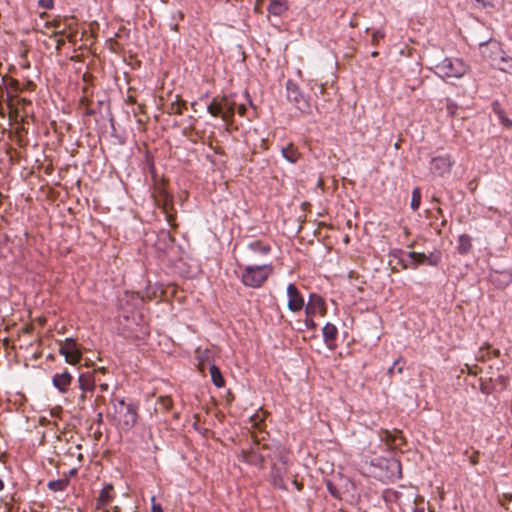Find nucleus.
<instances>
[{
    "mask_svg": "<svg viewBox=\"0 0 512 512\" xmlns=\"http://www.w3.org/2000/svg\"><path fill=\"white\" fill-rule=\"evenodd\" d=\"M472 247L471 237L467 234H461L458 237L457 251L460 255H466Z\"/></svg>",
    "mask_w": 512,
    "mask_h": 512,
    "instance_id": "4be33fe9",
    "label": "nucleus"
},
{
    "mask_svg": "<svg viewBox=\"0 0 512 512\" xmlns=\"http://www.w3.org/2000/svg\"><path fill=\"white\" fill-rule=\"evenodd\" d=\"M305 327L309 330H315L316 329V323L313 320V316L306 315L305 321H304Z\"/></svg>",
    "mask_w": 512,
    "mask_h": 512,
    "instance_id": "7c9ffc66",
    "label": "nucleus"
},
{
    "mask_svg": "<svg viewBox=\"0 0 512 512\" xmlns=\"http://www.w3.org/2000/svg\"><path fill=\"white\" fill-rule=\"evenodd\" d=\"M407 260H403L404 267H410L412 269L417 268L419 265L426 264V254L420 253V252H408L407 253Z\"/></svg>",
    "mask_w": 512,
    "mask_h": 512,
    "instance_id": "ddd939ff",
    "label": "nucleus"
},
{
    "mask_svg": "<svg viewBox=\"0 0 512 512\" xmlns=\"http://www.w3.org/2000/svg\"><path fill=\"white\" fill-rule=\"evenodd\" d=\"M287 9V0H270V4L268 6L269 14L280 17L287 11Z\"/></svg>",
    "mask_w": 512,
    "mask_h": 512,
    "instance_id": "f3484780",
    "label": "nucleus"
},
{
    "mask_svg": "<svg viewBox=\"0 0 512 512\" xmlns=\"http://www.w3.org/2000/svg\"><path fill=\"white\" fill-rule=\"evenodd\" d=\"M151 512H163V509L160 504H154L151 507Z\"/></svg>",
    "mask_w": 512,
    "mask_h": 512,
    "instance_id": "c9c22d12",
    "label": "nucleus"
},
{
    "mask_svg": "<svg viewBox=\"0 0 512 512\" xmlns=\"http://www.w3.org/2000/svg\"><path fill=\"white\" fill-rule=\"evenodd\" d=\"M455 160L450 154L434 156L429 161V171L436 177L446 178L450 175Z\"/></svg>",
    "mask_w": 512,
    "mask_h": 512,
    "instance_id": "423d86ee",
    "label": "nucleus"
},
{
    "mask_svg": "<svg viewBox=\"0 0 512 512\" xmlns=\"http://www.w3.org/2000/svg\"><path fill=\"white\" fill-rule=\"evenodd\" d=\"M288 303L287 307L291 312H298L304 307V298L300 294L298 288L290 283L287 286Z\"/></svg>",
    "mask_w": 512,
    "mask_h": 512,
    "instance_id": "0eeeda50",
    "label": "nucleus"
},
{
    "mask_svg": "<svg viewBox=\"0 0 512 512\" xmlns=\"http://www.w3.org/2000/svg\"><path fill=\"white\" fill-rule=\"evenodd\" d=\"M39 6L45 9H51L53 7V0H39Z\"/></svg>",
    "mask_w": 512,
    "mask_h": 512,
    "instance_id": "72a5a7b5",
    "label": "nucleus"
},
{
    "mask_svg": "<svg viewBox=\"0 0 512 512\" xmlns=\"http://www.w3.org/2000/svg\"><path fill=\"white\" fill-rule=\"evenodd\" d=\"M281 153L285 160L292 164H295L300 157V153L293 146V144H289L287 147H283L281 149Z\"/></svg>",
    "mask_w": 512,
    "mask_h": 512,
    "instance_id": "412c9836",
    "label": "nucleus"
},
{
    "mask_svg": "<svg viewBox=\"0 0 512 512\" xmlns=\"http://www.w3.org/2000/svg\"><path fill=\"white\" fill-rule=\"evenodd\" d=\"M245 97H246V98H247V100L249 101V104H250L251 106H253L252 100L250 99V96H249V94H248L247 92H245Z\"/></svg>",
    "mask_w": 512,
    "mask_h": 512,
    "instance_id": "4c0bfd02",
    "label": "nucleus"
},
{
    "mask_svg": "<svg viewBox=\"0 0 512 512\" xmlns=\"http://www.w3.org/2000/svg\"><path fill=\"white\" fill-rule=\"evenodd\" d=\"M242 460L250 465L261 466L264 462V457L255 450L243 451Z\"/></svg>",
    "mask_w": 512,
    "mask_h": 512,
    "instance_id": "6ab92c4d",
    "label": "nucleus"
},
{
    "mask_svg": "<svg viewBox=\"0 0 512 512\" xmlns=\"http://www.w3.org/2000/svg\"><path fill=\"white\" fill-rule=\"evenodd\" d=\"M403 362L402 357H399L397 360L394 361L393 365L389 368L388 373L392 374L395 369H397L398 373H402L403 371V365L399 366V364Z\"/></svg>",
    "mask_w": 512,
    "mask_h": 512,
    "instance_id": "c756f323",
    "label": "nucleus"
},
{
    "mask_svg": "<svg viewBox=\"0 0 512 512\" xmlns=\"http://www.w3.org/2000/svg\"><path fill=\"white\" fill-rule=\"evenodd\" d=\"M468 71V65L459 58L446 57L435 65L434 72L442 79L461 78Z\"/></svg>",
    "mask_w": 512,
    "mask_h": 512,
    "instance_id": "20e7f679",
    "label": "nucleus"
},
{
    "mask_svg": "<svg viewBox=\"0 0 512 512\" xmlns=\"http://www.w3.org/2000/svg\"><path fill=\"white\" fill-rule=\"evenodd\" d=\"M378 54H379V53H378L377 51H373V52L371 53L372 57H376V56H378Z\"/></svg>",
    "mask_w": 512,
    "mask_h": 512,
    "instance_id": "37998d69",
    "label": "nucleus"
},
{
    "mask_svg": "<svg viewBox=\"0 0 512 512\" xmlns=\"http://www.w3.org/2000/svg\"><path fill=\"white\" fill-rule=\"evenodd\" d=\"M286 462L280 459V463H273L271 467V476L273 484L279 488H285L284 475L286 474Z\"/></svg>",
    "mask_w": 512,
    "mask_h": 512,
    "instance_id": "9d476101",
    "label": "nucleus"
},
{
    "mask_svg": "<svg viewBox=\"0 0 512 512\" xmlns=\"http://www.w3.org/2000/svg\"><path fill=\"white\" fill-rule=\"evenodd\" d=\"M1 82L4 83V77L0 76Z\"/></svg>",
    "mask_w": 512,
    "mask_h": 512,
    "instance_id": "49530a36",
    "label": "nucleus"
},
{
    "mask_svg": "<svg viewBox=\"0 0 512 512\" xmlns=\"http://www.w3.org/2000/svg\"><path fill=\"white\" fill-rule=\"evenodd\" d=\"M85 397H86V393H83V392H82V394H81V395H80V397H79V400H80L81 402H84V401H85Z\"/></svg>",
    "mask_w": 512,
    "mask_h": 512,
    "instance_id": "ea45409f",
    "label": "nucleus"
},
{
    "mask_svg": "<svg viewBox=\"0 0 512 512\" xmlns=\"http://www.w3.org/2000/svg\"><path fill=\"white\" fill-rule=\"evenodd\" d=\"M385 464L390 471V475L388 476L390 479L401 478V463L397 459H386Z\"/></svg>",
    "mask_w": 512,
    "mask_h": 512,
    "instance_id": "aec40b11",
    "label": "nucleus"
},
{
    "mask_svg": "<svg viewBox=\"0 0 512 512\" xmlns=\"http://www.w3.org/2000/svg\"><path fill=\"white\" fill-rule=\"evenodd\" d=\"M479 48L481 55L490 61L492 66L497 67L499 70L512 75V58L508 56L494 57L501 53L499 43L496 41L480 42Z\"/></svg>",
    "mask_w": 512,
    "mask_h": 512,
    "instance_id": "7ed1b4c3",
    "label": "nucleus"
},
{
    "mask_svg": "<svg viewBox=\"0 0 512 512\" xmlns=\"http://www.w3.org/2000/svg\"><path fill=\"white\" fill-rule=\"evenodd\" d=\"M338 334L337 327L332 323H326L322 329L323 341L330 349L335 346V340Z\"/></svg>",
    "mask_w": 512,
    "mask_h": 512,
    "instance_id": "9b49d317",
    "label": "nucleus"
},
{
    "mask_svg": "<svg viewBox=\"0 0 512 512\" xmlns=\"http://www.w3.org/2000/svg\"><path fill=\"white\" fill-rule=\"evenodd\" d=\"M241 283L245 287L257 289L263 286L270 275L273 274L274 268L271 263L263 265H239Z\"/></svg>",
    "mask_w": 512,
    "mask_h": 512,
    "instance_id": "f03ea898",
    "label": "nucleus"
},
{
    "mask_svg": "<svg viewBox=\"0 0 512 512\" xmlns=\"http://www.w3.org/2000/svg\"><path fill=\"white\" fill-rule=\"evenodd\" d=\"M95 372L96 373H98V372L105 373L106 369H105V367H101V368H98L97 370H95Z\"/></svg>",
    "mask_w": 512,
    "mask_h": 512,
    "instance_id": "58836bf2",
    "label": "nucleus"
},
{
    "mask_svg": "<svg viewBox=\"0 0 512 512\" xmlns=\"http://www.w3.org/2000/svg\"><path fill=\"white\" fill-rule=\"evenodd\" d=\"M505 278H506V283H508L510 281V275H505Z\"/></svg>",
    "mask_w": 512,
    "mask_h": 512,
    "instance_id": "c03bdc74",
    "label": "nucleus"
},
{
    "mask_svg": "<svg viewBox=\"0 0 512 512\" xmlns=\"http://www.w3.org/2000/svg\"><path fill=\"white\" fill-rule=\"evenodd\" d=\"M4 489V482L3 480L0 478V491H2Z\"/></svg>",
    "mask_w": 512,
    "mask_h": 512,
    "instance_id": "a19ab883",
    "label": "nucleus"
},
{
    "mask_svg": "<svg viewBox=\"0 0 512 512\" xmlns=\"http://www.w3.org/2000/svg\"><path fill=\"white\" fill-rule=\"evenodd\" d=\"M286 90L288 101L293 103L298 110L305 114H310L312 112L309 98L302 93L295 82L288 80L286 83Z\"/></svg>",
    "mask_w": 512,
    "mask_h": 512,
    "instance_id": "39448f33",
    "label": "nucleus"
},
{
    "mask_svg": "<svg viewBox=\"0 0 512 512\" xmlns=\"http://www.w3.org/2000/svg\"><path fill=\"white\" fill-rule=\"evenodd\" d=\"M48 488L51 491L58 492V491H64L66 487L68 486V480L67 479H57L52 480L48 482Z\"/></svg>",
    "mask_w": 512,
    "mask_h": 512,
    "instance_id": "a878e982",
    "label": "nucleus"
},
{
    "mask_svg": "<svg viewBox=\"0 0 512 512\" xmlns=\"http://www.w3.org/2000/svg\"><path fill=\"white\" fill-rule=\"evenodd\" d=\"M385 37V32L383 29H376L372 32V44L378 45L380 40H382Z\"/></svg>",
    "mask_w": 512,
    "mask_h": 512,
    "instance_id": "c85d7f7f",
    "label": "nucleus"
},
{
    "mask_svg": "<svg viewBox=\"0 0 512 512\" xmlns=\"http://www.w3.org/2000/svg\"><path fill=\"white\" fill-rule=\"evenodd\" d=\"M72 380V375L67 370H65L61 373H55L53 375L52 384L60 393L65 394L68 392Z\"/></svg>",
    "mask_w": 512,
    "mask_h": 512,
    "instance_id": "6e6552de",
    "label": "nucleus"
},
{
    "mask_svg": "<svg viewBox=\"0 0 512 512\" xmlns=\"http://www.w3.org/2000/svg\"><path fill=\"white\" fill-rule=\"evenodd\" d=\"M113 487L112 485H106L99 493L96 508L104 509L113 499L112 495Z\"/></svg>",
    "mask_w": 512,
    "mask_h": 512,
    "instance_id": "dca6fc26",
    "label": "nucleus"
},
{
    "mask_svg": "<svg viewBox=\"0 0 512 512\" xmlns=\"http://www.w3.org/2000/svg\"><path fill=\"white\" fill-rule=\"evenodd\" d=\"M209 371H210V376H211V380H212L213 384L217 388L223 387L225 384V381H224V378L222 376L220 369L216 365H211L209 368Z\"/></svg>",
    "mask_w": 512,
    "mask_h": 512,
    "instance_id": "b1692460",
    "label": "nucleus"
},
{
    "mask_svg": "<svg viewBox=\"0 0 512 512\" xmlns=\"http://www.w3.org/2000/svg\"><path fill=\"white\" fill-rule=\"evenodd\" d=\"M99 389H100L101 392H106L109 389V384H107V383H100L99 384Z\"/></svg>",
    "mask_w": 512,
    "mask_h": 512,
    "instance_id": "e433bc0d",
    "label": "nucleus"
},
{
    "mask_svg": "<svg viewBox=\"0 0 512 512\" xmlns=\"http://www.w3.org/2000/svg\"><path fill=\"white\" fill-rule=\"evenodd\" d=\"M492 110L497 115L499 121L507 127L512 126V120L505 116V112L498 101L492 103Z\"/></svg>",
    "mask_w": 512,
    "mask_h": 512,
    "instance_id": "5701e85b",
    "label": "nucleus"
},
{
    "mask_svg": "<svg viewBox=\"0 0 512 512\" xmlns=\"http://www.w3.org/2000/svg\"><path fill=\"white\" fill-rule=\"evenodd\" d=\"M421 203V191L418 187L414 188L412 191V198L410 207L413 211H416Z\"/></svg>",
    "mask_w": 512,
    "mask_h": 512,
    "instance_id": "cd10ccee",
    "label": "nucleus"
},
{
    "mask_svg": "<svg viewBox=\"0 0 512 512\" xmlns=\"http://www.w3.org/2000/svg\"><path fill=\"white\" fill-rule=\"evenodd\" d=\"M207 111L210 115L213 117H221L222 114V108H221V101H218L216 98H214L207 106Z\"/></svg>",
    "mask_w": 512,
    "mask_h": 512,
    "instance_id": "393cba45",
    "label": "nucleus"
},
{
    "mask_svg": "<svg viewBox=\"0 0 512 512\" xmlns=\"http://www.w3.org/2000/svg\"><path fill=\"white\" fill-rule=\"evenodd\" d=\"M237 111H238L239 115L244 116L246 113V106L244 104H240L237 107Z\"/></svg>",
    "mask_w": 512,
    "mask_h": 512,
    "instance_id": "f704fd0d",
    "label": "nucleus"
},
{
    "mask_svg": "<svg viewBox=\"0 0 512 512\" xmlns=\"http://www.w3.org/2000/svg\"><path fill=\"white\" fill-rule=\"evenodd\" d=\"M160 404L165 410H169L172 406V400L169 397H161Z\"/></svg>",
    "mask_w": 512,
    "mask_h": 512,
    "instance_id": "2f4dec72",
    "label": "nucleus"
},
{
    "mask_svg": "<svg viewBox=\"0 0 512 512\" xmlns=\"http://www.w3.org/2000/svg\"><path fill=\"white\" fill-rule=\"evenodd\" d=\"M442 260V253L435 249L429 255H426V264L430 266H438Z\"/></svg>",
    "mask_w": 512,
    "mask_h": 512,
    "instance_id": "bb28decb",
    "label": "nucleus"
},
{
    "mask_svg": "<svg viewBox=\"0 0 512 512\" xmlns=\"http://www.w3.org/2000/svg\"><path fill=\"white\" fill-rule=\"evenodd\" d=\"M59 352L61 355L65 356L66 361L69 363H73L79 359V353L75 352V342L72 338L66 339L65 345H63Z\"/></svg>",
    "mask_w": 512,
    "mask_h": 512,
    "instance_id": "f8f14e48",
    "label": "nucleus"
},
{
    "mask_svg": "<svg viewBox=\"0 0 512 512\" xmlns=\"http://www.w3.org/2000/svg\"><path fill=\"white\" fill-rule=\"evenodd\" d=\"M111 405L113 409L111 416L117 427L123 431L131 430L138 420V405L124 398L112 399Z\"/></svg>",
    "mask_w": 512,
    "mask_h": 512,
    "instance_id": "f257e3e1",
    "label": "nucleus"
},
{
    "mask_svg": "<svg viewBox=\"0 0 512 512\" xmlns=\"http://www.w3.org/2000/svg\"><path fill=\"white\" fill-rule=\"evenodd\" d=\"M324 299L316 294L312 293L309 296V301L305 307V313L308 316H315L317 313H323L325 310Z\"/></svg>",
    "mask_w": 512,
    "mask_h": 512,
    "instance_id": "1a4fd4ad",
    "label": "nucleus"
},
{
    "mask_svg": "<svg viewBox=\"0 0 512 512\" xmlns=\"http://www.w3.org/2000/svg\"><path fill=\"white\" fill-rule=\"evenodd\" d=\"M221 108L223 111L221 114V119L224 122L229 123L234 116L236 110V103L229 101L227 97H223L221 99Z\"/></svg>",
    "mask_w": 512,
    "mask_h": 512,
    "instance_id": "2eb2a0df",
    "label": "nucleus"
},
{
    "mask_svg": "<svg viewBox=\"0 0 512 512\" xmlns=\"http://www.w3.org/2000/svg\"><path fill=\"white\" fill-rule=\"evenodd\" d=\"M414 512H424V509L421 508V509H415Z\"/></svg>",
    "mask_w": 512,
    "mask_h": 512,
    "instance_id": "a18cd8bd",
    "label": "nucleus"
},
{
    "mask_svg": "<svg viewBox=\"0 0 512 512\" xmlns=\"http://www.w3.org/2000/svg\"><path fill=\"white\" fill-rule=\"evenodd\" d=\"M479 5L483 8H493L494 3L493 0H475Z\"/></svg>",
    "mask_w": 512,
    "mask_h": 512,
    "instance_id": "473e14b6",
    "label": "nucleus"
},
{
    "mask_svg": "<svg viewBox=\"0 0 512 512\" xmlns=\"http://www.w3.org/2000/svg\"><path fill=\"white\" fill-rule=\"evenodd\" d=\"M247 248L257 255H268L271 252V246L259 240L251 241L247 244Z\"/></svg>",
    "mask_w": 512,
    "mask_h": 512,
    "instance_id": "a211bd4d",
    "label": "nucleus"
},
{
    "mask_svg": "<svg viewBox=\"0 0 512 512\" xmlns=\"http://www.w3.org/2000/svg\"><path fill=\"white\" fill-rule=\"evenodd\" d=\"M154 504H157L156 503V498H155V496H152L151 497V506L154 505Z\"/></svg>",
    "mask_w": 512,
    "mask_h": 512,
    "instance_id": "79ce46f5",
    "label": "nucleus"
},
{
    "mask_svg": "<svg viewBox=\"0 0 512 512\" xmlns=\"http://www.w3.org/2000/svg\"><path fill=\"white\" fill-rule=\"evenodd\" d=\"M96 378L90 373L80 374L78 377V386L83 393L93 392L95 389Z\"/></svg>",
    "mask_w": 512,
    "mask_h": 512,
    "instance_id": "4468645a",
    "label": "nucleus"
}]
</instances>
